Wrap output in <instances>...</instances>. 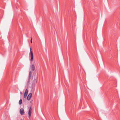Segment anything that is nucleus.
I'll return each instance as SVG.
<instances>
[{
	"label": "nucleus",
	"mask_w": 120,
	"mask_h": 120,
	"mask_svg": "<svg viewBox=\"0 0 120 120\" xmlns=\"http://www.w3.org/2000/svg\"><path fill=\"white\" fill-rule=\"evenodd\" d=\"M22 100L21 99H20V100H19V105H21L22 104Z\"/></svg>",
	"instance_id": "8"
},
{
	"label": "nucleus",
	"mask_w": 120,
	"mask_h": 120,
	"mask_svg": "<svg viewBox=\"0 0 120 120\" xmlns=\"http://www.w3.org/2000/svg\"><path fill=\"white\" fill-rule=\"evenodd\" d=\"M20 94L21 95L22 94V92L21 91L20 92Z\"/></svg>",
	"instance_id": "11"
},
{
	"label": "nucleus",
	"mask_w": 120,
	"mask_h": 120,
	"mask_svg": "<svg viewBox=\"0 0 120 120\" xmlns=\"http://www.w3.org/2000/svg\"><path fill=\"white\" fill-rule=\"evenodd\" d=\"M28 90L27 89H26L24 94V98H26L28 94Z\"/></svg>",
	"instance_id": "4"
},
{
	"label": "nucleus",
	"mask_w": 120,
	"mask_h": 120,
	"mask_svg": "<svg viewBox=\"0 0 120 120\" xmlns=\"http://www.w3.org/2000/svg\"><path fill=\"white\" fill-rule=\"evenodd\" d=\"M32 96V94L31 93H30L28 95L27 98V99L28 100H30Z\"/></svg>",
	"instance_id": "5"
},
{
	"label": "nucleus",
	"mask_w": 120,
	"mask_h": 120,
	"mask_svg": "<svg viewBox=\"0 0 120 120\" xmlns=\"http://www.w3.org/2000/svg\"><path fill=\"white\" fill-rule=\"evenodd\" d=\"M31 112L30 111H29L28 112V114L29 116V118H30L31 116Z\"/></svg>",
	"instance_id": "7"
},
{
	"label": "nucleus",
	"mask_w": 120,
	"mask_h": 120,
	"mask_svg": "<svg viewBox=\"0 0 120 120\" xmlns=\"http://www.w3.org/2000/svg\"><path fill=\"white\" fill-rule=\"evenodd\" d=\"M31 74H32V72H31V71H30L29 72L28 81L27 82V85L29 83V82H30V79L31 77Z\"/></svg>",
	"instance_id": "2"
},
{
	"label": "nucleus",
	"mask_w": 120,
	"mask_h": 120,
	"mask_svg": "<svg viewBox=\"0 0 120 120\" xmlns=\"http://www.w3.org/2000/svg\"><path fill=\"white\" fill-rule=\"evenodd\" d=\"M29 56L30 57H31V59H30V61L31 63L33 61V53L31 51V48H30V51L29 53Z\"/></svg>",
	"instance_id": "1"
},
{
	"label": "nucleus",
	"mask_w": 120,
	"mask_h": 120,
	"mask_svg": "<svg viewBox=\"0 0 120 120\" xmlns=\"http://www.w3.org/2000/svg\"><path fill=\"white\" fill-rule=\"evenodd\" d=\"M30 41H31V43H32V38H31Z\"/></svg>",
	"instance_id": "10"
},
{
	"label": "nucleus",
	"mask_w": 120,
	"mask_h": 120,
	"mask_svg": "<svg viewBox=\"0 0 120 120\" xmlns=\"http://www.w3.org/2000/svg\"><path fill=\"white\" fill-rule=\"evenodd\" d=\"M20 114L21 115H22L24 114L25 112L23 108H21L20 109Z\"/></svg>",
	"instance_id": "3"
},
{
	"label": "nucleus",
	"mask_w": 120,
	"mask_h": 120,
	"mask_svg": "<svg viewBox=\"0 0 120 120\" xmlns=\"http://www.w3.org/2000/svg\"><path fill=\"white\" fill-rule=\"evenodd\" d=\"M30 68L32 70L34 71L35 69V67L34 65V64H32L30 67Z\"/></svg>",
	"instance_id": "6"
},
{
	"label": "nucleus",
	"mask_w": 120,
	"mask_h": 120,
	"mask_svg": "<svg viewBox=\"0 0 120 120\" xmlns=\"http://www.w3.org/2000/svg\"><path fill=\"white\" fill-rule=\"evenodd\" d=\"M32 110V109H31V108H30L29 109V111H31Z\"/></svg>",
	"instance_id": "9"
}]
</instances>
